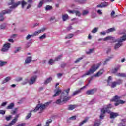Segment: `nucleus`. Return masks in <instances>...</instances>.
Instances as JSON below:
<instances>
[{
	"instance_id": "f257e3e1",
	"label": "nucleus",
	"mask_w": 126,
	"mask_h": 126,
	"mask_svg": "<svg viewBox=\"0 0 126 126\" xmlns=\"http://www.w3.org/2000/svg\"><path fill=\"white\" fill-rule=\"evenodd\" d=\"M50 103L51 102H48L45 103L44 104H38L36 106L34 110L32 111V112H37L38 110H39V111H40L39 113H42V112H43V111H44V110H45L47 107L50 105Z\"/></svg>"
},
{
	"instance_id": "f03ea898",
	"label": "nucleus",
	"mask_w": 126,
	"mask_h": 126,
	"mask_svg": "<svg viewBox=\"0 0 126 126\" xmlns=\"http://www.w3.org/2000/svg\"><path fill=\"white\" fill-rule=\"evenodd\" d=\"M126 41V35H123L122 37H120V39L116 40V42H118L114 46V49L115 50H118L120 47L123 46V42Z\"/></svg>"
},
{
	"instance_id": "7ed1b4c3",
	"label": "nucleus",
	"mask_w": 126,
	"mask_h": 126,
	"mask_svg": "<svg viewBox=\"0 0 126 126\" xmlns=\"http://www.w3.org/2000/svg\"><path fill=\"white\" fill-rule=\"evenodd\" d=\"M98 68H99V65H93L91 68L89 70L87 71V72L84 75H82L81 77H85V76H87V75H90L91 74L94 73V72H95V71H96V70L98 69Z\"/></svg>"
},
{
	"instance_id": "20e7f679",
	"label": "nucleus",
	"mask_w": 126,
	"mask_h": 126,
	"mask_svg": "<svg viewBox=\"0 0 126 126\" xmlns=\"http://www.w3.org/2000/svg\"><path fill=\"white\" fill-rule=\"evenodd\" d=\"M11 11L10 9L2 11L0 13V21H3V20H4L3 15L6 14V13H11Z\"/></svg>"
},
{
	"instance_id": "39448f33",
	"label": "nucleus",
	"mask_w": 126,
	"mask_h": 126,
	"mask_svg": "<svg viewBox=\"0 0 126 126\" xmlns=\"http://www.w3.org/2000/svg\"><path fill=\"white\" fill-rule=\"evenodd\" d=\"M62 58H63V55H59L56 58H55L54 60L50 59L48 62V63L49 64H50V65H53V64H54V62H57L59 60H61Z\"/></svg>"
},
{
	"instance_id": "423d86ee",
	"label": "nucleus",
	"mask_w": 126,
	"mask_h": 126,
	"mask_svg": "<svg viewBox=\"0 0 126 126\" xmlns=\"http://www.w3.org/2000/svg\"><path fill=\"white\" fill-rule=\"evenodd\" d=\"M9 5H12L10 8H16L20 4V1H18L16 3H14V0H11V2L8 4Z\"/></svg>"
},
{
	"instance_id": "0eeeda50",
	"label": "nucleus",
	"mask_w": 126,
	"mask_h": 126,
	"mask_svg": "<svg viewBox=\"0 0 126 126\" xmlns=\"http://www.w3.org/2000/svg\"><path fill=\"white\" fill-rule=\"evenodd\" d=\"M88 86V84H86L85 86H83V87L81 88L80 89L74 91L72 95V96H75L77 94H79V93H81V91L83 90L87 86Z\"/></svg>"
},
{
	"instance_id": "6e6552de",
	"label": "nucleus",
	"mask_w": 126,
	"mask_h": 126,
	"mask_svg": "<svg viewBox=\"0 0 126 126\" xmlns=\"http://www.w3.org/2000/svg\"><path fill=\"white\" fill-rule=\"evenodd\" d=\"M105 113H110V110H107V109H105V108H102L101 113L100 116V119H104V117L105 116Z\"/></svg>"
},
{
	"instance_id": "1a4fd4ad",
	"label": "nucleus",
	"mask_w": 126,
	"mask_h": 126,
	"mask_svg": "<svg viewBox=\"0 0 126 126\" xmlns=\"http://www.w3.org/2000/svg\"><path fill=\"white\" fill-rule=\"evenodd\" d=\"M104 42H106V41H111L112 43H116L117 42V40L114 38V37H113L112 36H109L106 37H105L104 39Z\"/></svg>"
},
{
	"instance_id": "9d476101",
	"label": "nucleus",
	"mask_w": 126,
	"mask_h": 126,
	"mask_svg": "<svg viewBox=\"0 0 126 126\" xmlns=\"http://www.w3.org/2000/svg\"><path fill=\"white\" fill-rule=\"evenodd\" d=\"M10 43H6L4 44L1 50L2 52H6V51H8L9 48H10Z\"/></svg>"
},
{
	"instance_id": "9b49d317",
	"label": "nucleus",
	"mask_w": 126,
	"mask_h": 126,
	"mask_svg": "<svg viewBox=\"0 0 126 126\" xmlns=\"http://www.w3.org/2000/svg\"><path fill=\"white\" fill-rule=\"evenodd\" d=\"M97 91L96 89H92L91 90H88L86 92L87 95H93Z\"/></svg>"
},
{
	"instance_id": "f8f14e48",
	"label": "nucleus",
	"mask_w": 126,
	"mask_h": 126,
	"mask_svg": "<svg viewBox=\"0 0 126 126\" xmlns=\"http://www.w3.org/2000/svg\"><path fill=\"white\" fill-rule=\"evenodd\" d=\"M55 103L57 105H63V96L61 94L60 99H57Z\"/></svg>"
},
{
	"instance_id": "ddd939ff",
	"label": "nucleus",
	"mask_w": 126,
	"mask_h": 126,
	"mask_svg": "<svg viewBox=\"0 0 126 126\" xmlns=\"http://www.w3.org/2000/svg\"><path fill=\"white\" fill-rule=\"evenodd\" d=\"M36 79H37V76H34L33 77H32L30 81H29V84H34V83H35V82L36 81Z\"/></svg>"
},
{
	"instance_id": "4468645a",
	"label": "nucleus",
	"mask_w": 126,
	"mask_h": 126,
	"mask_svg": "<svg viewBox=\"0 0 126 126\" xmlns=\"http://www.w3.org/2000/svg\"><path fill=\"white\" fill-rule=\"evenodd\" d=\"M45 30H46V28H42L40 30L35 31L34 33V36H37L38 34H41V33H43Z\"/></svg>"
},
{
	"instance_id": "2eb2a0df",
	"label": "nucleus",
	"mask_w": 126,
	"mask_h": 126,
	"mask_svg": "<svg viewBox=\"0 0 126 126\" xmlns=\"http://www.w3.org/2000/svg\"><path fill=\"white\" fill-rule=\"evenodd\" d=\"M54 92H55V94L53 95V97H57V96H59L60 94H61L62 96H63L62 90H55Z\"/></svg>"
},
{
	"instance_id": "dca6fc26",
	"label": "nucleus",
	"mask_w": 126,
	"mask_h": 126,
	"mask_svg": "<svg viewBox=\"0 0 126 126\" xmlns=\"http://www.w3.org/2000/svg\"><path fill=\"white\" fill-rule=\"evenodd\" d=\"M110 119H115V118H117V117L120 116V115H119V113L114 112H110Z\"/></svg>"
},
{
	"instance_id": "f3484780",
	"label": "nucleus",
	"mask_w": 126,
	"mask_h": 126,
	"mask_svg": "<svg viewBox=\"0 0 126 126\" xmlns=\"http://www.w3.org/2000/svg\"><path fill=\"white\" fill-rule=\"evenodd\" d=\"M31 62H32V57H28L25 61V64H28V63H30Z\"/></svg>"
},
{
	"instance_id": "a211bd4d",
	"label": "nucleus",
	"mask_w": 126,
	"mask_h": 126,
	"mask_svg": "<svg viewBox=\"0 0 126 126\" xmlns=\"http://www.w3.org/2000/svg\"><path fill=\"white\" fill-rule=\"evenodd\" d=\"M75 108H77V105L72 104L68 105V110H69V111H72V110H74Z\"/></svg>"
},
{
	"instance_id": "6ab92c4d",
	"label": "nucleus",
	"mask_w": 126,
	"mask_h": 126,
	"mask_svg": "<svg viewBox=\"0 0 126 126\" xmlns=\"http://www.w3.org/2000/svg\"><path fill=\"white\" fill-rule=\"evenodd\" d=\"M120 99H121V97L118 96V95H116L112 100L113 102H116V103H118L119 101H120Z\"/></svg>"
},
{
	"instance_id": "aec40b11",
	"label": "nucleus",
	"mask_w": 126,
	"mask_h": 126,
	"mask_svg": "<svg viewBox=\"0 0 126 126\" xmlns=\"http://www.w3.org/2000/svg\"><path fill=\"white\" fill-rule=\"evenodd\" d=\"M104 69H101L99 71H98L95 75L94 76L95 77H99V76H101V75H103V73H104Z\"/></svg>"
},
{
	"instance_id": "412c9836",
	"label": "nucleus",
	"mask_w": 126,
	"mask_h": 126,
	"mask_svg": "<svg viewBox=\"0 0 126 126\" xmlns=\"http://www.w3.org/2000/svg\"><path fill=\"white\" fill-rule=\"evenodd\" d=\"M7 64V62L0 60V67H2V66H4V65H6Z\"/></svg>"
},
{
	"instance_id": "4be33fe9",
	"label": "nucleus",
	"mask_w": 126,
	"mask_h": 126,
	"mask_svg": "<svg viewBox=\"0 0 126 126\" xmlns=\"http://www.w3.org/2000/svg\"><path fill=\"white\" fill-rule=\"evenodd\" d=\"M109 86H111V88H114L117 86V83L116 82H112L108 84Z\"/></svg>"
},
{
	"instance_id": "5701e85b",
	"label": "nucleus",
	"mask_w": 126,
	"mask_h": 126,
	"mask_svg": "<svg viewBox=\"0 0 126 126\" xmlns=\"http://www.w3.org/2000/svg\"><path fill=\"white\" fill-rule=\"evenodd\" d=\"M71 99L70 96H64L63 98V103H66L68 101H69Z\"/></svg>"
},
{
	"instance_id": "b1692460",
	"label": "nucleus",
	"mask_w": 126,
	"mask_h": 126,
	"mask_svg": "<svg viewBox=\"0 0 126 126\" xmlns=\"http://www.w3.org/2000/svg\"><path fill=\"white\" fill-rule=\"evenodd\" d=\"M76 2H78L81 4H83L86 3L87 0H75Z\"/></svg>"
},
{
	"instance_id": "393cba45",
	"label": "nucleus",
	"mask_w": 126,
	"mask_h": 126,
	"mask_svg": "<svg viewBox=\"0 0 126 126\" xmlns=\"http://www.w3.org/2000/svg\"><path fill=\"white\" fill-rule=\"evenodd\" d=\"M20 4H21L22 5V8H24L25 5H26V4H27V2H26L24 0H22L21 1H20Z\"/></svg>"
},
{
	"instance_id": "a878e982",
	"label": "nucleus",
	"mask_w": 126,
	"mask_h": 126,
	"mask_svg": "<svg viewBox=\"0 0 126 126\" xmlns=\"http://www.w3.org/2000/svg\"><path fill=\"white\" fill-rule=\"evenodd\" d=\"M52 80H53V79L52 78V77H49V78H47L44 81V84H48V83H50V82H51V81H52Z\"/></svg>"
},
{
	"instance_id": "bb28decb",
	"label": "nucleus",
	"mask_w": 126,
	"mask_h": 126,
	"mask_svg": "<svg viewBox=\"0 0 126 126\" xmlns=\"http://www.w3.org/2000/svg\"><path fill=\"white\" fill-rule=\"evenodd\" d=\"M11 78L10 77H7L5 79L2 81V84H4V83H6V82H8L9 80H10Z\"/></svg>"
},
{
	"instance_id": "cd10ccee",
	"label": "nucleus",
	"mask_w": 126,
	"mask_h": 126,
	"mask_svg": "<svg viewBox=\"0 0 126 126\" xmlns=\"http://www.w3.org/2000/svg\"><path fill=\"white\" fill-rule=\"evenodd\" d=\"M14 107V103H11L7 107V109L8 110H11V109H13Z\"/></svg>"
},
{
	"instance_id": "c85d7f7f",
	"label": "nucleus",
	"mask_w": 126,
	"mask_h": 126,
	"mask_svg": "<svg viewBox=\"0 0 126 126\" xmlns=\"http://www.w3.org/2000/svg\"><path fill=\"white\" fill-rule=\"evenodd\" d=\"M116 30L115 28H111L106 30L107 34H109V33H111V32H113Z\"/></svg>"
},
{
	"instance_id": "c756f323",
	"label": "nucleus",
	"mask_w": 126,
	"mask_h": 126,
	"mask_svg": "<svg viewBox=\"0 0 126 126\" xmlns=\"http://www.w3.org/2000/svg\"><path fill=\"white\" fill-rule=\"evenodd\" d=\"M44 2H45V0H42L41 1H40V2L39 3V4L37 6V7H38V8H41V7L43 6V5L44 4Z\"/></svg>"
},
{
	"instance_id": "7c9ffc66",
	"label": "nucleus",
	"mask_w": 126,
	"mask_h": 126,
	"mask_svg": "<svg viewBox=\"0 0 126 126\" xmlns=\"http://www.w3.org/2000/svg\"><path fill=\"white\" fill-rule=\"evenodd\" d=\"M125 103H126V102L125 101L119 99V101H118V102L116 103L115 104V106H119V105H120V104H125Z\"/></svg>"
},
{
	"instance_id": "2f4dec72",
	"label": "nucleus",
	"mask_w": 126,
	"mask_h": 126,
	"mask_svg": "<svg viewBox=\"0 0 126 126\" xmlns=\"http://www.w3.org/2000/svg\"><path fill=\"white\" fill-rule=\"evenodd\" d=\"M120 67H121V66H118L117 67L112 69V73H116V72H117V71H118V70L120 69Z\"/></svg>"
},
{
	"instance_id": "473e14b6",
	"label": "nucleus",
	"mask_w": 126,
	"mask_h": 126,
	"mask_svg": "<svg viewBox=\"0 0 126 126\" xmlns=\"http://www.w3.org/2000/svg\"><path fill=\"white\" fill-rule=\"evenodd\" d=\"M53 9V7L50 5H46L45 7V10L48 11L49 10H52Z\"/></svg>"
},
{
	"instance_id": "72a5a7b5",
	"label": "nucleus",
	"mask_w": 126,
	"mask_h": 126,
	"mask_svg": "<svg viewBox=\"0 0 126 126\" xmlns=\"http://www.w3.org/2000/svg\"><path fill=\"white\" fill-rule=\"evenodd\" d=\"M16 122H17V120L16 119H13L11 121V122L9 124L8 126H13V125H14Z\"/></svg>"
},
{
	"instance_id": "f704fd0d",
	"label": "nucleus",
	"mask_w": 126,
	"mask_h": 126,
	"mask_svg": "<svg viewBox=\"0 0 126 126\" xmlns=\"http://www.w3.org/2000/svg\"><path fill=\"white\" fill-rule=\"evenodd\" d=\"M84 56H82V57L78 58L76 61H75V63H79L80 62V61H81V60H82V59H83V58H84Z\"/></svg>"
},
{
	"instance_id": "c9c22d12",
	"label": "nucleus",
	"mask_w": 126,
	"mask_h": 126,
	"mask_svg": "<svg viewBox=\"0 0 126 126\" xmlns=\"http://www.w3.org/2000/svg\"><path fill=\"white\" fill-rule=\"evenodd\" d=\"M69 18V17L68 16V15L66 14L63 15V21H66V20H67Z\"/></svg>"
},
{
	"instance_id": "e433bc0d",
	"label": "nucleus",
	"mask_w": 126,
	"mask_h": 126,
	"mask_svg": "<svg viewBox=\"0 0 126 126\" xmlns=\"http://www.w3.org/2000/svg\"><path fill=\"white\" fill-rule=\"evenodd\" d=\"M100 121L96 120L94 122V125L93 126H100Z\"/></svg>"
},
{
	"instance_id": "4c0bfd02",
	"label": "nucleus",
	"mask_w": 126,
	"mask_h": 126,
	"mask_svg": "<svg viewBox=\"0 0 126 126\" xmlns=\"http://www.w3.org/2000/svg\"><path fill=\"white\" fill-rule=\"evenodd\" d=\"M32 37H35V34H32V35H28L26 37V40H29L30 39H31V38H32Z\"/></svg>"
},
{
	"instance_id": "58836bf2",
	"label": "nucleus",
	"mask_w": 126,
	"mask_h": 126,
	"mask_svg": "<svg viewBox=\"0 0 126 126\" xmlns=\"http://www.w3.org/2000/svg\"><path fill=\"white\" fill-rule=\"evenodd\" d=\"M74 35L73 34H68L66 37L65 39H71L73 37Z\"/></svg>"
},
{
	"instance_id": "ea45409f",
	"label": "nucleus",
	"mask_w": 126,
	"mask_h": 126,
	"mask_svg": "<svg viewBox=\"0 0 126 126\" xmlns=\"http://www.w3.org/2000/svg\"><path fill=\"white\" fill-rule=\"evenodd\" d=\"M75 14L77 15V16H80L81 15V13L78 10H75Z\"/></svg>"
},
{
	"instance_id": "a19ab883",
	"label": "nucleus",
	"mask_w": 126,
	"mask_h": 126,
	"mask_svg": "<svg viewBox=\"0 0 126 126\" xmlns=\"http://www.w3.org/2000/svg\"><path fill=\"white\" fill-rule=\"evenodd\" d=\"M117 75L118 76H121V77H126V74L125 73H118Z\"/></svg>"
},
{
	"instance_id": "79ce46f5",
	"label": "nucleus",
	"mask_w": 126,
	"mask_h": 126,
	"mask_svg": "<svg viewBox=\"0 0 126 126\" xmlns=\"http://www.w3.org/2000/svg\"><path fill=\"white\" fill-rule=\"evenodd\" d=\"M97 31H98V28H94L92 31V33H93V34H95V33L97 32Z\"/></svg>"
},
{
	"instance_id": "37998d69",
	"label": "nucleus",
	"mask_w": 126,
	"mask_h": 126,
	"mask_svg": "<svg viewBox=\"0 0 126 126\" xmlns=\"http://www.w3.org/2000/svg\"><path fill=\"white\" fill-rule=\"evenodd\" d=\"M88 119H84L83 121H82L79 124V126H82V125H83L84 124H85V123H86V122H87L88 121Z\"/></svg>"
},
{
	"instance_id": "c03bdc74",
	"label": "nucleus",
	"mask_w": 126,
	"mask_h": 126,
	"mask_svg": "<svg viewBox=\"0 0 126 126\" xmlns=\"http://www.w3.org/2000/svg\"><path fill=\"white\" fill-rule=\"evenodd\" d=\"M94 50H95L94 48L90 49H89V51H87L86 52V54H87L88 55H89V54H91V53H92V52H93L94 51Z\"/></svg>"
},
{
	"instance_id": "a18cd8bd",
	"label": "nucleus",
	"mask_w": 126,
	"mask_h": 126,
	"mask_svg": "<svg viewBox=\"0 0 126 126\" xmlns=\"http://www.w3.org/2000/svg\"><path fill=\"white\" fill-rule=\"evenodd\" d=\"M47 36L46 35V34H44L43 35L40 36L39 37V39L40 40H44V39H46Z\"/></svg>"
},
{
	"instance_id": "49530a36",
	"label": "nucleus",
	"mask_w": 126,
	"mask_h": 126,
	"mask_svg": "<svg viewBox=\"0 0 126 126\" xmlns=\"http://www.w3.org/2000/svg\"><path fill=\"white\" fill-rule=\"evenodd\" d=\"M88 13H89V11L85 10L82 12V15H87Z\"/></svg>"
},
{
	"instance_id": "de8ad7c7",
	"label": "nucleus",
	"mask_w": 126,
	"mask_h": 126,
	"mask_svg": "<svg viewBox=\"0 0 126 126\" xmlns=\"http://www.w3.org/2000/svg\"><path fill=\"white\" fill-rule=\"evenodd\" d=\"M111 59H112V58L111 57H109L108 58H107L105 61L104 62L103 64L105 65V64H107V63H108V62H109V61H110L111 60Z\"/></svg>"
},
{
	"instance_id": "09e8293b",
	"label": "nucleus",
	"mask_w": 126,
	"mask_h": 126,
	"mask_svg": "<svg viewBox=\"0 0 126 126\" xmlns=\"http://www.w3.org/2000/svg\"><path fill=\"white\" fill-rule=\"evenodd\" d=\"M101 4H102L103 8L107 7V6H109V3L108 2H104V3H101Z\"/></svg>"
},
{
	"instance_id": "8fccbe9b",
	"label": "nucleus",
	"mask_w": 126,
	"mask_h": 126,
	"mask_svg": "<svg viewBox=\"0 0 126 126\" xmlns=\"http://www.w3.org/2000/svg\"><path fill=\"white\" fill-rule=\"evenodd\" d=\"M20 50H21V48H20V47L15 48V50L14 51V53H18V52H19V51H20Z\"/></svg>"
},
{
	"instance_id": "3c124183",
	"label": "nucleus",
	"mask_w": 126,
	"mask_h": 126,
	"mask_svg": "<svg viewBox=\"0 0 126 126\" xmlns=\"http://www.w3.org/2000/svg\"><path fill=\"white\" fill-rule=\"evenodd\" d=\"M28 83V79H26L22 83V85H25V84H27Z\"/></svg>"
},
{
	"instance_id": "603ef678",
	"label": "nucleus",
	"mask_w": 126,
	"mask_h": 126,
	"mask_svg": "<svg viewBox=\"0 0 126 126\" xmlns=\"http://www.w3.org/2000/svg\"><path fill=\"white\" fill-rule=\"evenodd\" d=\"M12 118V116L9 115L8 116H6V121H10L11 119Z\"/></svg>"
},
{
	"instance_id": "864d4df0",
	"label": "nucleus",
	"mask_w": 126,
	"mask_h": 126,
	"mask_svg": "<svg viewBox=\"0 0 126 126\" xmlns=\"http://www.w3.org/2000/svg\"><path fill=\"white\" fill-rule=\"evenodd\" d=\"M68 12H69V13H70V14H74L75 12V10H68Z\"/></svg>"
},
{
	"instance_id": "5fc2aeb1",
	"label": "nucleus",
	"mask_w": 126,
	"mask_h": 126,
	"mask_svg": "<svg viewBox=\"0 0 126 126\" xmlns=\"http://www.w3.org/2000/svg\"><path fill=\"white\" fill-rule=\"evenodd\" d=\"M69 91H70V88H68L66 90H64V92L66 93V95H68V93H69Z\"/></svg>"
},
{
	"instance_id": "6e6d98bb",
	"label": "nucleus",
	"mask_w": 126,
	"mask_h": 126,
	"mask_svg": "<svg viewBox=\"0 0 126 126\" xmlns=\"http://www.w3.org/2000/svg\"><path fill=\"white\" fill-rule=\"evenodd\" d=\"M116 84H118V85L122 84V83H123V80H117V82H116Z\"/></svg>"
},
{
	"instance_id": "4d7b16f0",
	"label": "nucleus",
	"mask_w": 126,
	"mask_h": 126,
	"mask_svg": "<svg viewBox=\"0 0 126 126\" xmlns=\"http://www.w3.org/2000/svg\"><path fill=\"white\" fill-rule=\"evenodd\" d=\"M111 81H112V77L111 76H109L108 77V79L107 80L108 84H109L110 83H111Z\"/></svg>"
},
{
	"instance_id": "13d9d810",
	"label": "nucleus",
	"mask_w": 126,
	"mask_h": 126,
	"mask_svg": "<svg viewBox=\"0 0 126 126\" xmlns=\"http://www.w3.org/2000/svg\"><path fill=\"white\" fill-rule=\"evenodd\" d=\"M31 116H32V114H31V113H29L26 117V120H28L29 119H30Z\"/></svg>"
},
{
	"instance_id": "bf43d9fd",
	"label": "nucleus",
	"mask_w": 126,
	"mask_h": 126,
	"mask_svg": "<svg viewBox=\"0 0 126 126\" xmlns=\"http://www.w3.org/2000/svg\"><path fill=\"white\" fill-rule=\"evenodd\" d=\"M76 118H77V116H74L70 117V120H73V121H75L76 120Z\"/></svg>"
},
{
	"instance_id": "052dcab7",
	"label": "nucleus",
	"mask_w": 126,
	"mask_h": 126,
	"mask_svg": "<svg viewBox=\"0 0 126 126\" xmlns=\"http://www.w3.org/2000/svg\"><path fill=\"white\" fill-rule=\"evenodd\" d=\"M111 108H112V104H109L108 105H107V107H105L104 108V110H106V109L108 110L109 109H111Z\"/></svg>"
},
{
	"instance_id": "680f3d73",
	"label": "nucleus",
	"mask_w": 126,
	"mask_h": 126,
	"mask_svg": "<svg viewBox=\"0 0 126 126\" xmlns=\"http://www.w3.org/2000/svg\"><path fill=\"white\" fill-rule=\"evenodd\" d=\"M16 81H17V82H19V81H21V80H22V77H18L16 79Z\"/></svg>"
},
{
	"instance_id": "e2e57ef3",
	"label": "nucleus",
	"mask_w": 126,
	"mask_h": 126,
	"mask_svg": "<svg viewBox=\"0 0 126 126\" xmlns=\"http://www.w3.org/2000/svg\"><path fill=\"white\" fill-rule=\"evenodd\" d=\"M52 122V120H51V119H49L48 120H47V122H46V125H47V126H49V125H50V123Z\"/></svg>"
},
{
	"instance_id": "0e129e2a",
	"label": "nucleus",
	"mask_w": 126,
	"mask_h": 126,
	"mask_svg": "<svg viewBox=\"0 0 126 126\" xmlns=\"http://www.w3.org/2000/svg\"><path fill=\"white\" fill-rule=\"evenodd\" d=\"M106 34H107V31H106L105 32L103 31L100 32V35H103V36H105V35H106Z\"/></svg>"
},
{
	"instance_id": "69168bd1",
	"label": "nucleus",
	"mask_w": 126,
	"mask_h": 126,
	"mask_svg": "<svg viewBox=\"0 0 126 126\" xmlns=\"http://www.w3.org/2000/svg\"><path fill=\"white\" fill-rule=\"evenodd\" d=\"M97 15L95 13H92V18H95Z\"/></svg>"
},
{
	"instance_id": "338daca9",
	"label": "nucleus",
	"mask_w": 126,
	"mask_h": 126,
	"mask_svg": "<svg viewBox=\"0 0 126 126\" xmlns=\"http://www.w3.org/2000/svg\"><path fill=\"white\" fill-rule=\"evenodd\" d=\"M67 31H70L71 29H72V26H70L69 27H67L66 28Z\"/></svg>"
},
{
	"instance_id": "774afa93",
	"label": "nucleus",
	"mask_w": 126,
	"mask_h": 126,
	"mask_svg": "<svg viewBox=\"0 0 126 126\" xmlns=\"http://www.w3.org/2000/svg\"><path fill=\"white\" fill-rule=\"evenodd\" d=\"M5 111L4 110H0V114L1 115H5Z\"/></svg>"
}]
</instances>
